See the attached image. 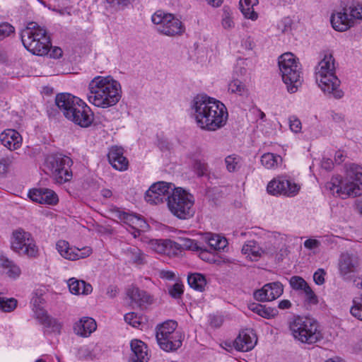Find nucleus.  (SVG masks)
Returning <instances> with one entry per match:
<instances>
[{
	"instance_id": "34",
	"label": "nucleus",
	"mask_w": 362,
	"mask_h": 362,
	"mask_svg": "<svg viewBox=\"0 0 362 362\" xmlns=\"http://www.w3.org/2000/svg\"><path fill=\"white\" fill-rule=\"evenodd\" d=\"M132 0H103L105 9L110 13L123 9L129 5Z\"/></svg>"
},
{
	"instance_id": "44",
	"label": "nucleus",
	"mask_w": 362,
	"mask_h": 362,
	"mask_svg": "<svg viewBox=\"0 0 362 362\" xmlns=\"http://www.w3.org/2000/svg\"><path fill=\"white\" fill-rule=\"evenodd\" d=\"M40 313L37 315V317H40V315H42V320H43V322L47 324L49 327H52L54 328V330H59L61 328V325L57 322L54 319L50 318L47 314L45 313V311L40 308H38Z\"/></svg>"
},
{
	"instance_id": "49",
	"label": "nucleus",
	"mask_w": 362,
	"mask_h": 362,
	"mask_svg": "<svg viewBox=\"0 0 362 362\" xmlns=\"http://www.w3.org/2000/svg\"><path fill=\"white\" fill-rule=\"evenodd\" d=\"M14 32V28L8 23H2L0 24V41L8 37Z\"/></svg>"
},
{
	"instance_id": "18",
	"label": "nucleus",
	"mask_w": 362,
	"mask_h": 362,
	"mask_svg": "<svg viewBox=\"0 0 362 362\" xmlns=\"http://www.w3.org/2000/svg\"><path fill=\"white\" fill-rule=\"evenodd\" d=\"M257 343L255 334L250 329L243 330L234 341L238 351H248L252 350Z\"/></svg>"
},
{
	"instance_id": "50",
	"label": "nucleus",
	"mask_w": 362,
	"mask_h": 362,
	"mask_svg": "<svg viewBox=\"0 0 362 362\" xmlns=\"http://www.w3.org/2000/svg\"><path fill=\"white\" fill-rule=\"evenodd\" d=\"M193 168L198 176H203L207 171V164L199 160H194Z\"/></svg>"
},
{
	"instance_id": "38",
	"label": "nucleus",
	"mask_w": 362,
	"mask_h": 362,
	"mask_svg": "<svg viewBox=\"0 0 362 362\" xmlns=\"http://www.w3.org/2000/svg\"><path fill=\"white\" fill-rule=\"evenodd\" d=\"M221 25L224 29L227 30L232 29L235 26L232 12L228 7L224 6L223 8Z\"/></svg>"
},
{
	"instance_id": "55",
	"label": "nucleus",
	"mask_w": 362,
	"mask_h": 362,
	"mask_svg": "<svg viewBox=\"0 0 362 362\" xmlns=\"http://www.w3.org/2000/svg\"><path fill=\"white\" fill-rule=\"evenodd\" d=\"M283 285L280 282H273V300L282 295Z\"/></svg>"
},
{
	"instance_id": "4",
	"label": "nucleus",
	"mask_w": 362,
	"mask_h": 362,
	"mask_svg": "<svg viewBox=\"0 0 362 362\" xmlns=\"http://www.w3.org/2000/svg\"><path fill=\"white\" fill-rule=\"evenodd\" d=\"M55 103L69 120L81 127H88L94 119L91 109L79 98L70 93H60L56 96Z\"/></svg>"
},
{
	"instance_id": "29",
	"label": "nucleus",
	"mask_w": 362,
	"mask_h": 362,
	"mask_svg": "<svg viewBox=\"0 0 362 362\" xmlns=\"http://www.w3.org/2000/svg\"><path fill=\"white\" fill-rule=\"evenodd\" d=\"M242 252L251 261H257L263 250L255 240H249L243 246Z\"/></svg>"
},
{
	"instance_id": "3",
	"label": "nucleus",
	"mask_w": 362,
	"mask_h": 362,
	"mask_svg": "<svg viewBox=\"0 0 362 362\" xmlns=\"http://www.w3.org/2000/svg\"><path fill=\"white\" fill-rule=\"evenodd\" d=\"M325 189L334 197L345 199L362 194V166L355 163L346 165L344 178L333 177L325 185Z\"/></svg>"
},
{
	"instance_id": "51",
	"label": "nucleus",
	"mask_w": 362,
	"mask_h": 362,
	"mask_svg": "<svg viewBox=\"0 0 362 362\" xmlns=\"http://www.w3.org/2000/svg\"><path fill=\"white\" fill-rule=\"evenodd\" d=\"M289 127L293 132L299 133L302 129V124L298 117L291 116L289 117Z\"/></svg>"
},
{
	"instance_id": "12",
	"label": "nucleus",
	"mask_w": 362,
	"mask_h": 362,
	"mask_svg": "<svg viewBox=\"0 0 362 362\" xmlns=\"http://www.w3.org/2000/svg\"><path fill=\"white\" fill-rule=\"evenodd\" d=\"M152 22L156 25L160 33L168 36H175L182 34L185 27L182 22L170 13L157 11L151 17Z\"/></svg>"
},
{
	"instance_id": "37",
	"label": "nucleus",
	"mask_w": 362,
	"mask_h": 362,
	"mask_svg": "<svg viewBox=\"0 0 362 362\" xmlns=\"http://www.w3.org/2000/svg\"><path fill=\"white\" fill-rule=\"evenodd\" d=\"M273 238H274L276 241H279V245H281V247L276 254V259L278 262L282 261L288 254V248L286 246V238L284 235H281L279 233L274 232H273ZM275 244L276 245L277 243L275 242Z\"/></svg>"
},
{
	"instance_id": "21",
	"label": "nucleus",
	"mask_w": 362,
	"mask_h": 362,
	"mask_svg": "<svg viewBox=\"0 0 362 362\" xmlns=\"http://www.w3.org/2000/svg\"><path fill=\"white\" fill-rule=\"evenodd\" d=\"M132 354L129 362H147L149 359L146 345L139 339H133L130 343Z\"/></svg>"
},
{
	"instance_id": "61",
	"label": "nucleus",
	"mask_w": 362,
	"mask_h": 362,
	"mask_svg": "<svg viewBox=\"0 0 362 362\" xmlns=\"http://www.w3.org/2000/svg\"><path fill=\"white\" fill-rule=\"evenodd\" d=\"M118 291L119 290L117 286L110 285L107 288L106 295L109 298H113L117 296Z\"/></svg>"
},
{
	"instance_id": "36",
	"label": "nucleus",
	"mask_w": 362,
	"mask_h": 362,
	"mask_svg": "<svg viewBox=\"0 0 362 362\" xmlns=\"http://www.w3.org/2000/svg\"><path fill=\"white\" fill-rule=\"evenodd\" d=\"M126 255L134 262L136 264H144L145 255L140 249L132 246L124 250Z\"/></svg>"
},
{
	"instance_id": "9",
	"label": "nucleus",
	"mask_w": 362,
	"mask_h": 362,
	"mask_svg": "<svg viewBox=\"0 0 362 362\" xmlns=\"http://www.w3.org/2000/svg\"><path fill=\"white\" fill-rule=\"evenodd\" d=\"M167 204L172 214L180 219H189L195 213L194 196L180 187L173 192Z\"/></svg>"
},
{
	"instance_id": "15",
	"label": "nucleus",
	"mask_w": 362,
	"mask_h": 362,
	"mask_svg": "<svg viewBox=\"0 0 362 362\" xmlns=\"http://www.w3.org/2000/svg\"><path fill=\"white\" fill-rule=\"evenodd\" d=\"M359 260L356 255L347 252L341 253L338 262L340 276L345 280L349 279L351 274L359 270Z\"/></svg>"
},
{
	"instance_id": "25",
	"label": "nucleus",
	"mask_w": 362,
	"mask_h": 362,
	"mask_svg": "<svg viewBox=\"0 0 362 362\" xmlns=\"http://www.w3.org/2000/svg\"><path fill=\"white\" fill-rule=\"evenodd\" d=\"M182 335L180 332H177L167 337H164V339L158 341L160 347L165 351H175L182 346Z\"/></svg>"
},
{
	"instance_id": "2",
	"label": "nucleus",
	"mask_w": 362,
	"mask_h": 362,
	"mask_svg": "<svg viewBox=\"0 0 362 362\" xmlns=\"http://www.w3.org/2000/svg\"><path fill=\"white\" fill-rule=\"evenodd\" d=\"M88 90V101L104 109L115 105L122 97L120 83L110 76H95L90 81Z\"/></svg>"
},
{
	"instance_id": "40",
	"label": "nucleus",
	"mask_w": 362,
	"mask_h": 362,
	"mask_svg": "<svg viewBox=\"0 0 362 362\" xmlns=\"http://www.w3.org/2000/svg\"><path fill=\"white\" fill-rule=\"evenodd\" d=\"M17 306V300L13 298H6L0 296V310L3 312H11Z\"/></svg>"
},
{
	"instance_id": "31",
	"label": "nucleus",
	"mask_w": 362,
	"mask_h": 362,
	"mask_svg": "<svg viewBox=\"0 0 362 362\" xmlns=\"http://www.w3.org/2000/svg\"><path fill=\"white\" fill-rule=\"evenodd\" d=\"M176 244L178 245V248L182 250H188L192 251H202L206 250L205 247L202 246L200 243H198L194 240L187 238H178Z\"/></svg>"
},
{
	"instance_id": "6",
	"label": "nucleus",
	"mask_w": 362,
	"mask_h": 362,
	"mask_svg": "<svg viewBox=\"0 0 362 362\" xmlns=\"http://www.w3.org/2000/svg\"><path fill=\"white\" fill-rule=\"evenodd\" d=\"M288 328L295 340L313 344L322 338L317 321L308 316L293 315L288 321Z\"/></svg>"
},
{
	"instance_id": "20",
	"label": "nucleus",
	"mask_w": 362,
	"mask_h": 362,
	"mask_svg": "<svg viewBox=\"0 0 362 362\" xmlns=\"http://www.w3.org/2000/svg\"><path fill=\"white\" fill-rule=\"evenodd\" d=\"M1 144L11 151L19 148L22 144V137L16 130L8 129L4 130L0 134Z\"/></svg>"
},
{
	"instance_id": "30",
	"label": "nucleus",
	"mask_w": 362,
	"mask_h": 362,
	"mask_svg": "<svg viewBox=\"0 0 362 362\" xmlns=\"http://www.w3.org/2000/svg\"><path fill=\"white\" fill-rule=\"evenodd\" d=\"M258 4V0H240V9L245 18L255 21L258 14L254 10V6Z\"/></svg>"
},
{
	"instance_id": "17",
	"label": "nucleus",
	"mask_w": 362,
	"mask_h": 362,
	"mask_svg": "<svg viewBox=\"0 0 362 362\" xmlns=\"http://www.w3.org/2000/svg\"><path fill=\"white\" fill-rule=\"evenodd\" d=\"M28 196L33 202L48 205H56L59 202L57 194L47 188H38L30 190Z\"/></svg>"
},
{
	"instance_id": "45",
	"label": "nucleus",
	"mask_w": 362,
	"mask_h": 362,
	"mask_svg": "<svg viewBox=\"0 0 362 362\" xmlns=\"http://www.w3.org/2000/svg\"><path fill=\"white\" fill-rule=\"evenodd\" d=\"M183 292V285L181 283L176 282L168 286V293L173 298H180Z\"/></svg>"
},
{
	"instance_id": "47",
	"label": "nucleus",
	"mask_w": 362,
	"mask_h": 362,
	"mask_svg": "<svg viewBox=\"0 0 362 362\" xmlns=\"http://www.w3.org/2000/svg\"><path fill=\"white\" fill-rule=\"evenodd\" d=\"M240 158L235 155H230L225 158L226 168L229 172H234L236 170L237 166L239 163Z\"/></svg>"
},
{
	"instance_id": "11",
	"label": "nucleus",
	"mask_w": 362,
	"mask_h": 362,
	"mask_svg": "<svg viewBox=\"0 0 362 362\" xmlns=\"http://www.w3.org/2000/svg\"><path fill=\"white\" fill-rule=\"evenodd\" d=\"M72 164V160L62 154L50 155L45 160V167L49 173L60 184L72 178V172L70 170Z\"/></svg>"
},
{
	"instance_id": "60",
	"label": "nucleus",
	"mask_w": 362,
	"mask_h": 362,
	"mask_svg": "<svg viewBox=\"0 0 362 362\" xmlns=\"http://www.w3.org/2000/svg\"><path fill=\"white\" fill-rule=\"evenodd\" d=\"M161 279L167 280H173L175 278V274L171 271L161 270L159 273Z\"/></svg>"
},
{
	"instance_id": "7",
	"label": "nucleus",
	"mask_w": 362,
	"mask_h": 362,
	"mask_svg": "<svg viewBox=\"0 0 362 362\" xmlns=\"http://www.w3.org/2000/svg\"><path fill=\"white\" fill-rule=\"evenodd\" d=\"M21 37L25 48L35 55L47 54L52 47L46 29L35 22H30L21 31Z\"/></svg>"
},
{
	"instance_id": "39",
	"label": "nucleus",
	"mask_w": 362,
	"mask_h": 362,
	"mask_svg": "<svg viewBox=\"0 0 362 362\" xmlns=\"http://www.w3.org/2000/svg\"><path fill=\"white\" fill-rule=\"evenodd\" d=\"M249 308L262 317L269 319L272 316V310L270 308H267L265 305L252 303L250 305Z\"/></svg>"
},
{
	"instance_id": "28",
	"label": "nucleus",
	"mask_w": 362,
	"mask_h": 362,
	"mask_svg": "<svg viewBox=\"0 0 362 362\" xmlns=\"http://www.w3.org/2000/svg\"><path fill=\"white\" fill-rule=\"evenodd\" d=\"M127 296L129 298L139 306L144 305L145 303H149L151 296L143 290H140L137 287H132L127 291Z\"/></svg>"
},
{
	"instance_id": "13",
	"label": "nucleus",
	"mask_w": 362,
	"mask_h": 362,
	"mask_svg": "<svg viewBox=\"0 0 362 362\" xmlns=\"http://www.w3.org/2000/svg\"><path fill=\"white\" fill-rule=\"evenodd\" d=\"M176 188L170 182H158L153 184L145 194V200L152 204H158L168 202L173 192Z\"/></svg>"
},
{
	"instance_id": "63",
	"label": "nucleus",
	"mask_w": 362,
	"mask_h": 362,
	"mask_svg": "<svg viewBox=\"0 0 362 362\" xmlns=\"http://www.w3.org/2000/svg\"><path fill=\"white\" fill-rule=\"evenodd\" d=\"M63 52L60 47H56L52 49L50 53V57L55 59H59L62 56Z\"/></svg>"
},
{
	"instance_id": "48",
	"label": "nucleus",
	"mask_w": 362,
	"mask_h": 362,
	"mask_svg": "<svg viewBox=\"0 0 362 362\" xmlns=\"http://www.w3.org/2000/svg\"><path fill=\"white\" fill-rule=\"evenodd\" d=\"M290 284L295 290H303L308 285L307 282L302 277L297 276L291 278Z\"/></svg>"
},
{
	"instance_id": "35",
	"label": "nucleus",
	"mask_w": 362,
	"mask_h": 362,
	"mask_svg": "<svg viewBox=\"0 0 362 362\" xmlns=\"http://www.w3.org/2000/svg\"><path fill=\"white\" fill-rule=\"evenodd\" d=\"M349 16L353 19H362V5L354 0L349 1L344 7Z\"/></svg>"
},
{
	"instance_id": "26",
	"label": "nucleus",
	"mask_w": 362,
	"mask_h": 362,
	"mask_svg": "<svg viewBox=\"0 0 362 362\" xmlns=\"http://www.w3.org/2000/svg\"><path fill=\"white\" fill-rule=\"evenodd\" d=\"M67 284L69 291L73 294L88 295L93 291L92 286L83 280H78L76 278H71L68 280Z\"/></svg>"
},
{
	"instance_id": "10",
	"label": "nucleus",
	"mask_w": 362,
	"mask_h": 362,
	"mask_svg": "<svg viewBox=\"0 0 362 362\" xmlns=\"http://www.w3.org/2000/svg\"><path fill=\"white\" fill-rule=\"evenodd\" d=\"M10 247L19 256H25L28 258H35L39 254L38 247L31 233L21 228L12 232Z\"/></svg>"
},
{
	"instance_id": "57",
	"label": "nucleus",
	"mask_w": 362,
	"mask_h": 362,
	"mask_svg": "<svg viewBox=\"0 0 362 362\" xmlns=\"http://www.w3.org/2000/svg\"><path fill=\"white\" fill-rule=\"evenodd\" d=\"M261 163L265 168L270 169L272 168V153L263 154L261 157Z\"/></svg>"
},
{
	"instance_id": "33",
	"label": "nucleus",
	"mask_w": 362,
	"mask_h": 362,
	"mask_svg": "<svg viewBox=\"0 0 362 362\" xmlns=\"http://www.w3.org/2000/svg\"><path fill=\"white\" fill-rule=\"evenodd\" d=\"M187 281L191 288L199 291H203L206 284L204 276L199 273L188 275Z\"/></svg>"
},
{
	"instance_id": "56",
	"label": "nucleus",
	"mask_w": 362,
	"mask_h": 362,
	"mask_svg": "<svg viewBox=\"0 0 362 362\" xmlns=\"http://www.w3.org/2000/svg\"><path fill=\"white\" fill-rule=\"evenodd\" d=\"M223 319L221 315H210L209 316V323L210 325L213 327H220L223 324Z\"/></svg>"
},
{
	"instance_id": "19",
	"label": "nucleus",
	"mask_w": 362,
	"mask_h": 362,
	"mask_svg": "<svg viewBox=\"0 0 362 362\" xmlns=\"http://www.w3.org/2000/svg\"><path fill=\"white\" fill-rule=\"evenodd\" d=\"M124 149L119 146L110 148L107 154L108 160L111 165L117 170L124 171L128 168V160L124 156Z\"/></svg>"
},
{
	"instance_id": "59",
	"label": "nucleus",
	"mask_w": 362,
	"mask_h": 362,
	"mask_svg": "<svg viewBox=\"0 0 362 362\" xmlns=\"http://www.w3.org/2000/svg\"><path fill=\"white\" fill-rule=\"evenodd\" d=\"M303 291L310 302L317 303V297L308 285L304 288Z\"/></svg>"
},
{
	"instance_id": "53",
	"label": "nucleus",
	"mask_w": 362,
	"mask_h": 362,
	"mask_svg": "<svg viewBox=\"0 0 362 362\" xmlns=\"http://www.w3.org/2000/svg\"><path fill=\"white\" fill-rule=\"evenodd\" d=\"M15 264V262L8 259L6 256L4 255H0V265L4 269H6L7 271L11 269V267H13V265Z\"/></svg>"
},
{
	"instance_id": "64",
	"label": "nucleus",
	"mask_w": 362,
	"mask_h": 362,
	"mask_svg": "<svg viewBox=\"0 0 362 362\" xmlns=\"http://www.w3.org/2000/svg\"><path fill=\"white\" fill-rule=\"evenodd\" d=\"M332 119L337 123H342L344 122V115L341 113L332 112Z\"/></svg>"
},
{
	"instance_id": "52",
	"label": "nucleus",
	"mask_w": 362,
	"mask_h": 362,
	"mask_svg": "<svg viewBox=\"0 0 362 362\" xmlns=\"http://www.w3.org/2000/svg\"><path fill=\"white\" fill-rule=\"evenodd\" d=\"M325 272L323 269H318L313 274V279L316 284L322 285L325 283Z\"/></svg>"
},
{
	"instance_id": "24",
	"label": "nucleus",
	"mask_w": 362,
	"mask_h": 362,
	"mask_svg": "<svg viewBox=\"0 0 362 362\" xmlns=\"http://www.w3.org/2000/svg\"><path fill=\"white\" fill-rule=\"evenodd\" d=\"M203 240L206 244L204 247H208L210 252L223 250L228 244L226 238L214 233H206L203 237Z\"/></svg>"
},
{
	"instance_id": "58",
	"label": "nucleus",
	"mask_w": 362,
	"mask_h": 362,
	"mask_svg": "<svg viewBox=\"0 0 362 362\" xmlns=\"http://www.w3.org/2000/svg\"><path fill=\"white\" fill-rule=\"evenodd\" d=\"M6 274L9 277L16 279L21 275V270L20 267L15 263V264L13 265V267L6 272Z\"/></svg>"
},
{
	"instance_id": "62",
	"label": "nucleus",
	"mask_w": 362,
	"mask_h": 362,
	"mask_svg": "<svg viewBox=\"0 0 362 362\" xmlns=\"http://www.w3.org/2000/svg\"><path fill=\"white\" fill-rule=\"evenodd\" d=\"M334 163L329 158H324L321 161V167L326 170H331L333 168Z\"/></svg>"
},
{
	"instance_id": "27",
	"label": "nucleus",
	"mask_w": 362,
	"mask_h": 362,
	"mask_svg": "<svg viewBox=\"0 0 362 362\" xmlns=\"http://www.w3.org/2000/svg\"><path fill=\"white\" fill-rule=\"evenodd\" d=\"M177 322L173 320H168L156 327V340L160 341L164 339V337L173 335V333L177 332Z\"/></svg>"
},
{
	"instance_id": "8",
	"label": "nucleus",
	"mask_w": 362,
	"mask_h": 362,
	"mask_svg": "<svg viewBox=\"0 0 362 362\" xmlns=\"http://www.w3.org/2000/svg\"><path fill=\"white\" fill-rule=\"evenodd\" d=\"M278 66L287 91L296 93L303 82L302 66L298 58L291 52L284 53L278 58Z\"/></svg>"
},
{
	"instance_id": "23",
	"label": "nucleus",
	"mask_w": 362,
	"mask_h": 362,
	"mask_svg": "<svg viewBox=\"0 0 362 362\" xmlns=\"http://www.w3.org/2000/svg\"><path fill=\"white\" fill-rule=\"evenodd\" d=\"M97 328L95 321L88 317L81 318L74 326V332L81 337H88Z\"/></svg>"
},
{
	"instance_id": "32",
	"label": "nucleus",
	"mask_w": 362,
	"mask_h": 362,
	"mask_svg": "<svg viewBox=\"0 0 362 362\" xmlns=\"http://www.w3.org/2000/svg\"><path fill=\"white\" fill-rule=\"evenodd\" d=\"M228 91L240 96L247 97L249 89L241 81L235 78L228 83Z\"/></svg>"
},
{
	"instance_id": "22",
	"label": "nucleus",
	"mask_w": 362,
	"mask_h": 362,
	"mask_svg": "<svg viewBox=\"0 0 362 362\" xmlns=\"http://www.w3.org/2000/svg\"><path fill=\"white\" fill-rule=\"evenodd\" d=\"M330 21L332 28L339 32L347 30L354 23V21L349 15L343 8V11L333 13Z\"/></svg>"
},
{
	"instance_id": "54",
	"label": "nucleus",
	"mask_w": 362,
	"mask_h": 362,
	"mask_svg": "<svg viewBox=\"0 0 362 362\" xmlns=\"http://www.w3.org/2000/svg\"><path fill=\"white\" fill-rule=\"evenodd\" d=\"M303 245L306 249L315 250L321 245V243L317 239L309 238L304 242Z\"/></svg>"
},
{
	"instance_id": "16",
	"label": "nucleus",
	"mask_w": 362,
	"mask_h": 362,
	"mask_svg": "<svg viewBox=\"0 0 362 362\" xmlns=\"http://www.w3.org/2000/svg\"><path fill=\"white\" fill-rule=\"evenodd\" d=\"M300 189V185L284 177L273 179V194H279L286 197H295Z\"/></svg>"
},
{
	"instance_id": "41",
	"label": "nucleus",
	"mask_w": 362,
	"mask_h": 362,
	"mask_svg": "<svg viewBox=\"0 0 362 362\" xmlns=\"http://www.w3.org/2000/svg\"><path fill=\"white\" fill-rule=\"evenodd\" d=\"M269 289H272V283L267 284L261 289L257 290L254 293V298L259 301L270 300L269 296L272 293H268Z\"/></svg>"
},
{
	"instance_id": "5",
	"label": "nucleus",
	"mask_w": 362,
	"mask_h": 362,
	"mask_svg": "<svg viewBox=\"0 0 362 362\" xmlns=\"http://www.w3.org/2000/svg\"><path fill=\"white\" fill-rule=\"evenodd\" d=\"M334 58L331 53H324L322 59L315 68V77L320 89L336 99L341 98L344 92L340 89V80L335 73Z\"/></svg>"
},
{
	"instance_id": "42",
	"label": "nucleus",
	"mask_w": 362,
	"mask_h": 362,
	"mask_svg": "<svg viewBox=\"0 0 362 362\" xmlns=\"http://www.w3.org/2000/svg\"><path fill=\"white\" fill-rule=\"evenodd\" d=\"M115 217L119 218L120 221H123L124 223L131 224L135 223V221H139L137 216L132 214H129L124 211H122L119 209H116L113 211Z\"/></svg>"
},
{
	"instance_id": "43",
	"label": "nucleus",
	"mask_w": 362,
	"mask_h": 362,
	"mask_svg": "<svg viewBox=\"0 0 362 362\" xmlns=\"http://www.w3.org/2000/svg\"><path fill=\"white\" fill-rule=\"evenodd\" d=\"M350 312L354 317L362 320V298L354 300Z\"/></svg>"
},
{
	"instance_id": "1",
	"label": "nucleus",
	"mask_w": 362,
	"mask_h": 362,
	"mask_svg": "<svg viewBox=\"0 0 362 362\" xmlns=\"http://www.w3.org/2000/svg\"><path fill=\"white\" fill-rule=\"evenodd\" d=\"M192 112L197 125L207 131H216L223 127L228 119L225 105L204 94L197 95L192 101Z\"/></svg>"
},
{
	"instance_id": "46",
	"label": "nucleus",
	"mask_w": 362,
	"mask_h": 362,
	"mask_svg": "<svg viewBox=\"0 0 362 362\" xmlns=\"http://www.w3.org/2000/svg\"><path fill=\"white\" fill-rule=\"evenodd\" d=\"M124 320L134 327H138L141 324L142 318L136 313L132 312L124 315Z\"/></svg>"
},
{
	"instance_id": "14",
	"label": "nucleus",
	"mask_w": 362,
	"mask_h": 362,
	"mask_svg": "<svg viewBox=\"0 0 362 362\" xmlns=\"http://www.w3.org/2000/svg\"><path fill=\"white\" fill-rule=\"evenodd\" d=\"M56 247L59 254L64 259L75 261L89 257L92 253L90 247L79 249L75 247H70L66 240H60L57 243Z\"/></svg>"
}]
</instances>
